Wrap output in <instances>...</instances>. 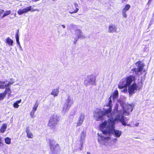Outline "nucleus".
<instances>
[{"label": "nucleus", "mask_w": 154, "mask_h": 154, "mask_svg": "<svg viewBox=\"0 0 154 154\" xmlns=\"http://www.w3.org/2000/svg\"><path fill=\"white\" fill-rule=\"evenodd\" d=\"M113 113L111 115L110 120L108 122L106 120L100 125L102 134L100 135L98 134V142L107 146H111L112 142H114L117 140L116 138L111 139L110 137V134H112L115 137L118 138L120 137L122 133V131L114 129V125L116 121L114 119Z\"/></svg>", "instance_id": "f257e3e1"}, {"label": "nucleus", "mask_w": 154, "mask_h": 154, "mask_svg": "<svg viewBox=\"0 0 154 154\" xmlns=\"http://www.w3.org/2000/svg\"><path fill=\"white\" fill-rule=\"evenodd\" d=\"M118 105L116 104L115 109L113 110V117L114 118V119L116 121H119L122 123L123 125H128L130 127H131L130 124H126L125 123L126 121L125 120L126 117H124L122 116V111H117Z\"/></svg>", "instance_id": "f03ea898"}, {"label": "nucleus", "mask_w": 154, "mask_h": 154, "mask_svg": "<svg viewBox=\"0 0 154 154\" xmlns=\"http://www.w3.org/2000/svg\"><path fill=\"white\" fill-rule=\"evenodd\" d=\"M113 112V111L111 113H110L108 112V113H107L106 110H105V112H104L102 111L100 109H96L94 112V118L96 120H99L102 119L103 118H104L106 117L109 118L108 121H107L108 122L110 120L111 115Z\"/></svg>", "instance_id": "7ed1b4c3"}, {"label": "nucleus", "mask_w": 154, "mask_h": 154, "mask_svg": "<svg viewBox=\"0 0 154 154\" xmlns=\"http://www.w3.org/2000/svg\"><path fill=\"white\" fill-rule=\"evenodd\" d=\"M135 65L136 67L131 70V73H133L136 75L139 76L142 74V72L143 71V72H144V75H146V72H145V70L143 69L144 65L143 63L139 61L136 62L135 63Z\"/></svg>", "instance_id": "20e7f679"}, {"label": "nucleus", "mask_w": 154, "mask_h": 154, "mask_svg": "<svg viewBox=\"0 0 154 154\" xmlns=\"http://www.w3.org/2000/svg\"><path fill=\"white\" fill-rule=\"evenodd\" d=\"M135 79L134 76L130 75L122 79L118 85V88L120 89H122L127 86L129 85Z\"/></svg>", "instance_id": "39448f33"}, {"label": "nucleus", "mask_w": 154, "mask_h": 154, "mask_svg": "<svg viewBox=\"0 0 154 154\" xmlns=\"http://www.w3.org/2000/svg\"><path fill=\"white\" fill-rule=\"evenodd\" d=\"M58 117L56 115L51 116L49 119L48 125L51 128H55V126L57 124Z\"/></svg>", "instance_id": "423d86ee"}, {"label": "nucleus", "mask_w": 154, "mask_h": 154, "mask_svg": "<svg viewBox=\"0 0 154 154\" xmlns=\"http://www.w3.org/2000/svg\"><path fill=\"white\" fill-rule=\"evenodd\" d=\"M134 107V105L133 104H128L127 105L125 108H123V111L122 112V116L125 115L127 116L129 114L130 112L132 111ZM118 111H122V110Z\"/></svg>", "instance_id": "0eeeda50"}, {"label": "nucleus", "mask_w": 154, "mask_h": 154, "mask_svg": "<svg viewBox=\"0 0 154 154\" xmlns=\"http://www.w3.org/2000/svg\"><path fill=\"white\" fill-rule=\"evenodd\" d=\"M86 137V133L85 131H83L79 135V141L80 142V147L79 149V151H81L82 149L83 144L84 143L85 138Z\"/></svg>", "instance_id": "6e6552de"}, {"label": "nucleus", "mask_w": 154, "mask_h": 154, "mask_svg": "<svg viewBox=\"0 0 154 154\" xmlns=\"http://www.w3.org/2000/svg\"><path fill=\"white\" fill-rule=\"evenodd\" d=\"M95 77L93 75L88 76L85 81V84L86 86L93 85L95 83Z\"/></svg>", "instance_id": "1a4fd4ad"}, {"label": "nucleus", "mask_w": 154, "mask_h": 154, "mask_svg": "<svg viewBox=\"0 0 154 154\" xmlns=\"http://www.w3.org/2000/svg\"><path fill=\"white\" fill-rule=\"evenodd\" d=\"M75 35L77 37L78 39H85L86 36L84 35L82 31L79 29H77L75 30Z\"/></svg>", "instance_id": "9d476101"}, {"label": "nucleus", "mask_w": 154, "mask_h": 154, "mask_svg": "<svg viewBox=\"0 0 154 154\" xmlns=\"http://www.w3.org/2000/svg\"><path fill=\"white\" fill-rule=\"evenodd\" d=\"M85 116L84 113H82L80 114L78 119L76 127L80 126L82 124L85 119Z\"/></svg>", "instance_id": "9b49d317"}, {"label": "nucleus", "mask_w": 154, "mask_h": 154, "mask_svg": "<svg viewBox=\"0 0 154 154\" xmlns=\"http://www.w3.org/2000/svg\"><path fill=\"white\" fill-rule=\"evenodd\" d=\"M48 141L50 150L52 152H53L54 151V148L57 145V144L56 143L55 141L52 139H49Z\"/></svg>", "instance_id": "f8f14e48"}, {"label": "nucleus", "mask_w": 154, "mask_h": 154, "mask_svg": "<svg viewBox=\"0 0 154 154\" xmlns=\"http://www.w3.org/2000/svg\"><path fill=\"white\" fill-rule=\"evenodd\" d=\"M12 84V83L7 80L0 81V89H4L5 88L9 87Z\"/></svg>", "instance_id": "ddd939ff"}, {"label": "nucleus", "mask_w": 154, "mask_h": 154, "mask_svg": "<svg viewBox=\"0 0 154 154\" xmlns=\"http://www.w3.org/2000/svg\"><path fill=\"white\" fill-rule=\"evenodd\" d=\"M137 86L135 83L130 85L128 88V92L130 94L132 95L137 90Z\"/></svg>", "instance_id": "4468645a"}, {"label": "nucleus", "mask_w": 154, "mask_h": 154, "mask_svg": "<svg viewBox=\"0 0 154 154\" xmlns=\"http://www.w3.org/2000/svg\"><path fill=\"white\" fill-rule=\"evenodd\" d=\"M32 6H30L26 7V8L23 9H19L17 11L18 14L20 15H21L24 13H25L31 10Z\"/></svg>", "instance_id": "2eb2a0df"}, {"label": "nucleus", "mask_w": 154, "mask_h": 154, "mask_svg": "<svg viewBox=\"0 0 154 154\" xmlns=\"http://www.w3.org/2000/svg\"><path fill=\"white\" fill-rule=\"evenodd\" d=\"M73 103V100L72 97L70 95L67 96L65 104L71 107Z\"/></svg>", "instance_id": "dca6fc26"}, {"label": "nucleus", "mask_w": 154, "mask_h": 154, "mask_svg": "<svg viewBox=\"0 0 154 154\" xmlns=\"http://www.w3.org/2000/svg\"><path fill=\"white\" fill-rule=\"evenodd\" d=\"M130 5L128 4H127L125 6L122 11V14L124 17L126 18L127 15L126 14V12L130 8Z\"/></svg>", "instance_id": "f3484780"}, {"label": "nucleus", "mask_w": 154, "mask_h": 154, "mask_svg": "<svg viewBox=\"0 0 154 154\" xmlns=\"http://www.w3.org/2000/svg\"><path fill=\"white\" fill-rule=\"evenodd\" d=\"M117 28L115 25L111 24L108 28V32H116Z\"/></svg>", "instance_id": "a211bd4d"}, {"label": "nucleus", "mask_w": 154, "mask_h": 154, "mask_svg": "<svg viewBox=\"0 0 154 154\" xmlns=\"http://www.w3.org/2000/svg\"><path fill=\"white\" fill-rule=\"evenodd\" d=\"M111 97L112 96H111L109 98V103L108 104L106 105V106L107 107H108V109L106 110V112L107 113H108V112L110 113V112L112 110V101L111 100Z\"/></svg>", "instance_id": "6ab92c4d"}, {"label": "nucleus", "mask_w": 154, "mask_h": 154, "mask_svg": "<svg viewBox=\"0 0 154 154\" xmlns=\"http://www.w3.org/2000/svg\"><path fill=\"white\" fill-rule=\"evenodd\" d=\"M59 92V88H56L53 89L52 90L51 92V94L54 97H56L57 96Z\"/></svg>", "instance_id": "aec40b11"}, {"label": "nucleus", "mask_w": 154, "mask_h": 154, "mask_svg": "<svg viewBox=\"0 0 154 154\" xmlns=\"http://www.w3.org/2000/svg\"><path fill=\"white\" fill-rule=\"evenodd\" d=\"M26 132L27 134V137L29 138H32L33 136L32 133L30 131L29 127H27L26 129Z\"/></svg>", "instance_id": "412c9836"}, {"label": "nucleus", "mask_w": 154, "mask_h": 154, "mask_svg": "<svg viewBox=\"0 0 154 154\" xmlns=\"http://www.w3.org/2000/svg\"><path fill=\"white\" fill-rule=\"evenodd\" d=\"M111 96L112 97V100L113 101H115L116 100L118 96V91L117 90L115 91Z\"/></svg>", "instance_id": "4be33fe9"}, {"label": "nucleus", "mask_w": 154, "mask_h": 154, "mask_svg": "<svg viewBox=\"0 0 154 154\" xmlns=\"http://www.w3.org/2000/svg\"><path fill=\"white\" fill-rule=\"evenodd\" d=\"M70 107L69 106L67 105L64 103L62 110V112L63 113H65L68 112Z\"/></svg>", "instance_id": "5701e85b"}, {"label": "nucleus", "mask_w": 154, "mask_h": 154, "mask_svg": "<svg viewBox=\"0 0 154 154\" xmlns=\"http://www.w3.org/2000/svg\"><path fill=\"white\" fill-rule=\"evenodd\" d=\"M13 41L9 37L7 38L5 42L8 43L9 46H12L13 43Z\"/></svg>", "instance_id": "b1692460"}, {"label": "nucleus", "mask_w": 154, "mask_h": 154, "mask_svg": "<svg viewBox=\"0 0 154 154\" xmlns=\"http://www.w3.org/2000/svg\"><path fill=\"white\" fill-rule=\"evenodd\" d=\"M7 128V125L6 124H4L1 127L0 131L1 133H4Z\"/></svg>", "instance_id": "393cba45"}, {"label": "nucleus", "mask_w": 154, "mask_h": 154, "mask_svg": "<svg viewBox=\"0 0 154 154\" xmlns=\"http://www.w3.org/2000/svg\"><path fill=\"white\" fill-rule=\"evenodd\" d=\"M5 88V89L4 92L3 93V94H5V96L7 94H9V95L11 93V90L10 88H9V87H7Z\"/></svg>", "instance_id": "a878e982"}, {"label": "nucleus", "mask_w": 154, "mask_h": 154, "mask_svg": "<svg viewBox=\"0 0 154 154\" xmlns=\"http://www.w3.org/2000/svg\"><path fill=\"white\" fill-rule=\"evenodd\" d=\"M18 32H19V30H18L17 31V32L15 35V38H16V41L17 43V45H19L20 44V42H19V35H18Z\"/></svg>", "instance_id": "bb28decb"}, {"label": "nucleus", "mask_w": 154, "mask_h": 154, "mask_svg": "<svg viewBox=\"0 0 154 154\" xmlns=\"http://www.w3.org/2000/svg\"><path fill=\"white\" fill-rule=\"evenodd\" d=\"M76 26L74 24H71L67 25V29L72 30L75 28Z\"/></svg>", "instance_id": "cd10ccee"}, {"label": "nucleus", "mask_w": 154, "mask_h": 154, "mask_svg": "<svg viewBox=\"0 0 154 154\" xmlns=\"http://www.w3.org/2000/svg\"><path fill=\"white\" fill-rule=\"evenodd\" d=\"M75 6V8H76V9L74 11H70L69 12L71 14H72L74 13H76L78 11L79 9L78 8H77L76 7H78V5L76 3L74 4Z\"/></svg>", "instance_id": "c85d7f7f"}, {"label": "nucleus", "mask_w": 154, "mask_h": 154, "mask_svg": "<svg viewBox=\"0 0 154 154\" xmlns=\"http://www.w3.org/2000/svg\"><path fill=\"white\" fill-rule=\"evenodd\" d=\"M5 143L9 144L11 143V139L9 137H7L5 138Z\"/></svg>", "instance_id": "c756f323"}, {"label": "nucleus", "mask_w": 154, "mask_h": 154, "mask_svg": "<svg viewBox=\"0 0 154 154\" xmlns=\"http://www.w3.org/2000/svg\"><path fill=\"white\" fill-rule=\"evenodd\" d=\"M11 13V11H8L5 12L3 16H2V17H4L6 16H7L9 14Z\"/></svg>", "instance_id": "7c9ffc66"}, {"label": "nucleus", "mask_w": 154, "mask_h": 154, "mask_svg": "<svg viewBox=\"0 0 154 154\" xmlns=\"http://www.w3.org/2000/svg\"><path fill=\"white\" fill-rule=\"evenodd\" d=\"M38 104L37 103V101L35 104L34 106L33 107L32 109L33 110H35V111L36 110L37 108L38 107Z\"/></svg>", "instance_id": "2f4dec72"}, {"label": "nucleus", "mask_w": 154, "mask_h": 154, "mask_svg": "<svg viewBox=\"0 0 154 154\" xmlns=\"http://www.w3.org/2000/svg\"><path fill=\"white\" fill-rule=\"evenodd\" d=\"M5 97V94L3 93H0V100H3Z\"/></svg>", "instance_id": "473e14b6"}, {"label": "nucleus", "mask_w": 154, "mask_h": 154, "mask_svg": "<svg viewBox=\"0 0 154 154\" xmlns=\"http://www.w3.org/2000/svg\"><path fill=\"white\" fill-rule=\"evenodd\" d=\"M123 88H124V89H123V90L121 91H122L123 92L125 93L128 90L127 88L126 87L123 88Z\"/></svg>", "instance_id": "72a5a7b5"}, {"label": "nucleus", "mask_w": 154, "mask_h": 154, "mask_svg": "<svg viewBox=\"0 0 154 154\" xmlns=\"http://www.w3.org/2000/svg\"><path fill=\"white\" fill-rule=\"evenodd\" d=\"M13 106L14 108H18L19 106V105L16 103H14L13 104Z\"/></svg>", "instance_id": "f704fd0d"}, {"label": "nucleus", "mask_w": 154, "mask_h": 154, "mask_svg": "<svg viewBox=\"0 0 154 154\" xmlns=\"http://www.w3.org/2000/svg\"><path fill=\"white\" fill-rule=\"evenodd\" d=\"M30 115L31 117L32 118H33L35 117V116L34 115V113H32L31 112L30 113Z\"/></svg>", "instance_id": "c9c22d12"}, {"label": "nucleus", "mask_w": 154, "mask_h": 154, "mask_svg": "<svg viewBox=\"0 0 154 154\" xmlns=\"http://www.w3.org/2000/svg\"><path fill=\"white\" fill-rule=\"evenodd\" d=\"M78 39V38H75L74 40V41H73V43L75 44L77 42Z\"/></svg>", "instance_id": "e433bc0d"}, {"label": "nucleus", "mask_w": 154, "mask_h": 154, "mask_svg": "<svg viewBox=\"0 0 154 154\" xmlns=\"http://www.w3.org/2000/svg\"><path fill=\"white\" fill-rule=\"evenodd\" d=\"M21 100H19L16 101L15 103H17V104H18L20 103H21Z\"/></svg>", "instance_id": "4c0bfd02"}, {"label": "nucleus", "mask_w": 154, "mask_h": 154, "mask_svg": "<svg viewBox=\"0 0 154 154\" xmlns=\"http://www.w3.org/2000/svg\"><path fill=\"white\" fill-rule=\"evenodd\" d=\"M18 45L19 46L20 50L21 51H22L23 50V49L21 47V46L20 45V44L19 45Z\"/></svg>", "instance_id": "58836bf2"}, {"label": "nucleus", "mask_w": 154, "mask_h": 154, "mask_svg": "<svg viewBox=\"0 0 154 154\" xmlns=\"http://www.w3.org/2000/svg\"><path fill=\"white\" fill-rule=\"evenodd\" d=\"M4 11L2 10H0V17L1 15L3 13Z\"/></svg>", "instance_id": "ea45409f"}, {"label": "nucleus", "mask_w": 154, "mask_h": 154, "mask_svg": "<svg viewBox=\"0 0 154 154\" xmlns=\"http://www.w3.org/2000/svg\"><path fill=\"white\" fill-rule=\"evenodd\" d=\"M139 123H138V122H136L135 123V125L136 126H138V125H139Z\"/></svg>", "instance_id": "a19ab883"}, {"label": "nucleus", "mask_w": 154, "mask_h": 154, "mask_svg": "<svg viewBox=\"0 0 154 154\" xmlns=\"http://www.w3.org/2000/svg\"><path fill=\"white\" fill-rule=\"evenodd\" d=\"M152 0H149V1H148V2L147 4L148 5H149V3H150L152 2Z\"/></svg>", "instance_id": "79ce46f5"}, {"label": "nucleus", "mask_w": 154, "mask_h": 154, "mask_svg": "<svg viewBox=\"0 0 154 154\" xmlns=\"http://www.w3.org/2000/svg\"><path fill=\"white\" fill-rule=\"evenodd\" d=\"M147 49V47H145L144 48V51H146Z\"/></svg>", "instance_id": "37998d69"}, {"label": "nucleus", "mask_w": 154, "mask_h": 154, "mask_svg": "<svg viewBox=\"0 0 154 154\" xmlns=\"http://www.w3.org/2000/svg\"><path fill=\"white\" fill-rule=\"evenodd\" d=\"M36 111L35 110H33V109H32V111H31V112H32V113H35V111Z\"/></svg>", "instance_id": "c03bdc74"}, {"label": "nucleus", "mask_w": 154, "mask_h": 154, "mask_svg": "<svg viewBox=\"0 0 154 154\" xmlns=\"http://www.w3.org/2000/svg\"><path fill=\"white\" fill-rule=\"evenodd\" d=\"M62 26L63 27V28H66V26L65 25H62Z\"/></svg>", "instance_id": "a18cd8bd"}, {"label": "nucleus", "mask_w": 154, "mask_h": 154, "mask_svg": "<svg viewBox=\"0 0 154 154\" xmlns=\"http://www.w3.org/2000/svg\"><path fill=\"white\" fill-rule=\"evenodd\" d=\"M2 143V139L1 137H0V145H1V144Z\"/></svg>", "instance_id": "49530a36"}, {"label": "nucleus", "mask_w": 154, "mask_h": 154, "mask_svg": "<svg viewBox=\"0 0 154 154\" xmlns=\"http://www.w3.org/2000/svg\"><path fill=\"white\" fill-rule=\"evenodd\" d=\"M87 154H91V153L90 152H87Z\"/></svg>", "instance_id": "de8ad7c7"}, {"label": "nucleus", "mask_w": 154, "mask_h": 154, "mask_svg": "<svg viewBox=\"0 0 154 154\" xmlns=\"http://www.w3.org/2000/svg\"><path fill=\"white\" fill-rule=\"evenodd\" d=\"M35 10V11H38V10Z\"/></svg>", "instance_id": "09e8293b"}, {"label": "nucleus", "mask_w": 154, "mask_h": 154, "mask_svg": "<svg viewBox=\"0 0 154 154\" xmlns=\"http://www.w3.org/2000/svg\"><path fill=\"white\" fill-rule=\"evenodd\" d=\"M152 140L154 141V139H152Z\"/></svg>", "instance_id": "8fccbe9b"}, {"label": "nucleus", "mask_w": 154, "mask_h": 154, "mask_svg": "<svg viewBox=\"0 0 154 154\" xmlns=\"http://www.w3.org/2000/svg\"><path fill=\"white\" fill-rule=\"evenodd\" d=\"M53 0V1H55V0Z\"/></svg>", "instance_id": "3c124183"}, {"label": "nucleus", "mask_w": 154, "mask_h": 154, "mask_svg": "<svg viewBox=\"0 0 154 154\" xmlns=\"http://www.w3.org/2000/svg\"><path fill=\"white\" fill-rule=\"evenodd\" d=\"M1 122V121H0V122Z\"/></svg>", "instance_id": "603ef678"}]
</instances>
